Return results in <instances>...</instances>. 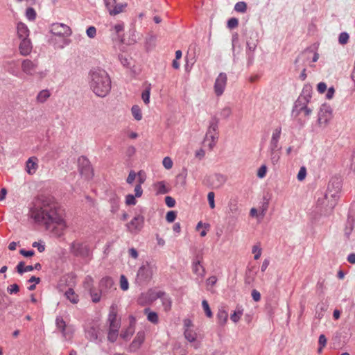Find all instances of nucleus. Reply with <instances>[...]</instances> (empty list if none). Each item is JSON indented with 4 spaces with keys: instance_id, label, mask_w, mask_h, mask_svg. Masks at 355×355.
Returning <instances> with one entry per match:
<instances>
[{
    "instance_id": "obj_1",
    "label": "nucleus",
    "mask_w": 355,
    "mask_h": 355,
    "mask_svg": "<svg viewBox=\"0 0 355 355\" xmlns=\"http://www.w3.org/2000/svg\"><path fill=\"white\" fill-rule=\"evenodd\" d=\"M40 207H33L30 210V215L36 222L43 223L46 229L50 230L55 236L63 235L67 227L66 223L59 213L56 205L49 197L42 196L40 198Z\"/></svg>"
},
{
    "instance_id": "obj_2",
    "label": "nucleus",
    "mask_w": 355,
    "mask_h": 355,
    "mask_svg": "<svg viewBox=\"0 0 355 355\" xmlns=\"http://www.w3.org/2000/svg\"><path fill=\"white\" fill-rule=\"evenodd\" d=\"M342 184L340 178L336 176L331 178L328 183L324 198L318 200V205L324 207L327 212H331L336 206L340 198Z\"/></svg>"
},
{
    "instance_id": "obj_3",
    "label": "nucleus",
    "mask_w": 355,
    "mask_h": 355,
    "mask_svg": "<svg viewBox=\"0 0 355 355\" xmlns=\"http://www.w3.org/2000/svg\"><path fill=\"white\" fill-rule=\"evenodd\" d=\"M89 86L93 92L99 97H105L111 90V80L107 73L103 69L91 71Z\"/></svg>"
},
{
    "instance_id": "obj_4",
    "label": "nucleus",
    "mask_w": 355,
    "mask_h": 355,
    "mask_svg": "<svg viewBox=\"0 0 355 355\" xmlns=\"http://www.w3.org/2000/svg\"><path fill=\"white\" fill-rule=\"evenodd\" d=\"M218 118L213 116L209 121V128L204 139V144H207L209 149H212L215 146L218 139Z\"/></svg>"
},
{
    "instance_id": "obj_5",
    "label": "nucleus",
    "mask_w": 355,
    "mask_h": 355,
    "mask_svg": "<svg viewBox=\"0 0 355 355\" xmlns=\"http://www.w3.org/2000/svg\"><path fill=\"white\" fill-rule=\"evenodd\" d=\"M69 251L76 257L81 259H91L92 257V251L86 242L73 241L70 245Z\"/></svg>"
},
{
    "instance_id": "obj_6",
    "label": "nucleus",
    "mask_w": 355,
    "mask_h": 355,
    "mask_svg": "<svg viewBox=\"0 0 355 355\" xmlns=\"http://www.w3.org/2000/svg\"><path fill=\"white\" fill-rule=\"evenodd\" d=\"M153 275V267L149 263L146 262L139 267L137 273L135 283L141 286H146L151 280Z\"/></svg>"
},
{
    "instance_id": "obj_7",
    "label": "nucleus",
    "mask_w": 355,
    "mask_h": 355,
    "mask_svg": "<svg viewBox=\"0 0 355 355\" xmlns=\"http://www.w3.org/2000/svg\"><path fill=\"white\" fill-rule=\"evenodd\" d=\"M117 314L114 311V307L112 306L108 315V322L110 323V329L107 335L109 341L114 343L118 337V332L120 328V322L117 321Z\"/></svg>"
},
{
    "instance_id": "obj_8",
    "label": "nucleus",
    "mask_w": 355,
    "mask_h": 355,
    "mask_svg": "<svg viewBox=\"0 0 355 355\" xmlns=\"http://www.w3.org/2000/svg\"><path fill=\"white\" fill-rule=\"evenodd\" d=\"M165 295L164 291H155L153 288L148 290L146 293L141 294L138 299L139 304L144 305L147 304H151L159 297H162Z\"/></svg>"
},
{
    "instance_id": "obj_9",
    "label": "nucleus",
    "mask_w": 355,
    "mask_h": 355,
    "mask_svg": "<svg viewBox=\"0 0 355 355\" xmlns=\"http://www.w3.org/2000/svg\"><path fill=\"white\" fill-rule=\"evenodd\" d=\"M78 170L81 175L84 176L85 179H91L93 175V169L90 164L89 160L81 156L78 159Z\"/></svg>"
},
{
    "instance_id": "obj_10",
    "label": "nucleus",
    "mask_w": 355,
    "mask_h": 355,
    "mask_svg": "<svg viewBox=\"0 0 355 355\" xmlns=\"http://www.w3.org/2000/svg\"><path fill=\"white\" fill-rule=\"evenodd\" d=\"M311 87H305L303 89L304 95H300L295 103L294 107L293 110V114L296 113L298 115V110L302 107V105H307L308 103L311 99L310 94Z\"/></svg>"
},
{
    "instance_id": "obj_11",
    "label": "nucleus",
    "mask_w": 355,
    "mask_h": 355,
    "mask_svg": "<svg viewBox=\"0 0 355 355\" xmlns=\"http://www.w3.org/2000/svg\"><path fill=\"white\" fill-rule=\"evenodd\" d=\"M144 224V217L142 215H137L130 223L126 224L128 231L132 234H137L141 230Z\"/></svg>"
},
{
    "instance_id": "obj_12",
    "label": "nucleus",
    "mask_w": 355,
    "mask_h": 355,
    "mask_svg": "<svg viewBox=\"0 0 355 355\" xmlns=\"http://www.w3.org/2000/svg\"><path fill=\"white\" fill-rule=\"evenodd\" d=\"M227 74L223 72L220 73L214 85V93L217 96H220L223 94L227 85Z\"/></svg>"
},
{
    "instance_id": "obj_13",
    "label": "nucleus",
    "mask_w": 355,
    "mask_h": 355,
    "mask_svg": "<svg viewBox=\"0 0 355 355\" xmlns=\"http://www.w3.org/2000/svg\"><path fill=\"white\" fill-rule=\"evenodd\" d=\"M51 33L55 35L68 37L72 33L70 27L64 24L54 23L51 25Z\"/></svg>"
},
{
    "instance_id": "obj_14",
    "label": "nucleus",
    "mask_w": 355,
    "mask_h": 355,
    "mask_svg": "<svg viewBox=\"0 0 355 355\" xmlns=\"http://www.w3.org/2000/svg\"><path fill=\"white\" fill-rule=\"evenodd\" d=\"M332 117L331 108L326 105H322L318 112V122L320 125L326 126Z\"/></svg>"
},
{
    "instance_id": "obj_15",
    "label": "nucleus",
    "mask_w": 355,
    "mask_h": 355,
    "mask_svg": "<svg viewBox=\"0 0 355 355\" xmlns=\"http://www.w3.org/2000/svg\"><path fill=\"white\" fill-rule=\"evenodd\" d=\"M226 180V176L220 173H214L209 175L207 179V182L213 189L221 187L225 183Z\"/></svg>"
},
{
    "instance_id": "obj_16",
    "label": "nucleus",
    "mask_w": 355,
    "mask_h": 355,
    "mask_svg": "<svg viewBox=\"0 0 355 355\" xmlns=\"http://www.w3.org/2000/svg\"><path fill=\"white\" fill-rule=\"evenodd\" d=\"M282 132L281 127L277 128L272 132L270 142V151L281 150L282 147L279 144V140Z\"/></svg>"
},
{
    "instance_id": "obj_17",
    "label": "nucleus",
    "mask_w": 355,
    "mask_h": 355,
    "mask_svg": "<svg viewBox=\"0 0 355 355\" xmlns=\"http://www.w3.org/2000/svg\"><path fill=\"white\" fill-rule=\"evenodd\" d=\"M114 280L110 277H103L99 282V288L101 290V293H103V295H106L110 291H111L114 287Z\"/></svg>"
},
{
    "instance_id": "obj_18",
    "label": "nucleus",
    "mask_w": 355,
    "mask_h": 355,
    "mask_svg": "<svg viewBox=\"0 0 355 355\" xmlns=\"http://www.w3.org/2000/svg\"><path fill=\"white\" fill-rule=\"evenodd\" d=\"M37 66V62L26 59L21 63V69L27 75L33 76L36 72Z\"/></svg>"
},
{
    "instance_id": "obj_19",
    "label": "nucleus",
    "mask_w": 355,
    "mask_h": 355,
    "mask_svg": "<svg viewBox=\"0 0 355 355\" xmlns=\"http://www.w3.org/2000/svg\"><path fill=\"white\" fill-rule=\"evenodd\" d=\"M145 340V333L144 331H139L135 338H134V340H132V342L130 343V346H129V351L131 352H136L138 349H139V347H141V345H142V343L144 342Z\"/></svg>"
},
{
    "instance_id": "obj_20",
    "label": "nucleus",
    "mask_w": 355,
    "mask_h": 355,
    "mask_svg": "<svg viewBox=\"0 0 355 355\" xmlns=\"http://www.w3.org/2000/svg\"><path fill=\"white\" fill-rule=\"evenodd\" d=\"M32 48V44L29 38L21 39L19 46V49L21 55H28L31 52Z\"/></svg>"
},
{
    "instance_id": "obj_21",
    "label": "nucleus",
    "mask_w": 355,
    "mask_h": 355,
    "mask_svg": "<svg viewBox=\"0 0 355 355\" xmlns=\"http://www.w3.org/2000/svg\"><path fill=\"white\" fill-rule=\"evenodd\" d=\"M17 35L19 39H25L28 38L29 36V30L26 25L24 23L19 22L17 24Z\"/></svg>"
},
{
    "instance_id": "obj_22",
    "label": "nucleus",
    "mask_w": 355,
    "mask_h": 355,
    "mask_svg": "<svg viewBox=\"0 0 355 355\" xmlns=\"http://www.w3.org/2000/svg\"><path fill=\"white\" fill-rule=\"evenodd\" d=\"M99 329L98 327L92 326L86 331V336L92 341H96L98 339Z\"/></svg>"
},
{
    "instance_id": "obj_23",
    "label": "nucleus",
    "mask_w": 355,
    "mask_h": 355,
    "mask_svg": "<svg viewBox=\"0 0 355 355\" xmlns=\"http://www.w3.org/2000/svg\"><path fill=\"white\" fill-rule=\"evenodd\" d=\"M144 314L147 315V319L148 321L153 324H157L159 322L158 315L156 312L151 311L149 308H146L144 310Z\"/></svg>"
},
{
    "instance_id": "obj_24",
    "label": "nucleus",
    "mask_w": 355,
    "mask_h": 355,
    "mask_svg": "<svg viewBox=\"0 0 355 355\" xmlns=\"http://www.w3.org/2000/svg\"><path fill=\"white\" fill-rule=\"evenodd\" d=\"M217 319L219 324L225 325L228 319V313L225 310L220 309L217 313Z\"/></svg>"
},
{
    "instance_id": "obj_25",
    "label": "nucleus",
    "mask_w": 355,
    "mask_h": 355,
    "mask_svg": "<svg viewBox=\"0 0 355 355\" xmlns=\"http://www.w3.org/2000/svg\"><path fill=\"white\" fill-rule=\"evenodd\" d=\"M33 159H37L35 157H30L26 162V171L30 175L33 174L37 168V164Z\"/></svg>"
},
{
    "instance_id": "obj_26",
    "label": "nucleus",
    "mask_w": 355,
    "mask_h": 355,
    "mask_svg": "<svg viewBox=\"0 0 355 355\" xmlns=\"http://www.w3.org/2000/svg\"><path fill=\"white\" fill-rule=\"evenodd\" d=\"M11 303L9 297L0 290V309H7Z\"/></svg>"
},
{
    "instance_id": "obj_27",
    "label": "nucleus",
    "mask_w": 355,
    "mask_h": 355,
    "mask_svg": "<svg viewBox=\"0 0 355 355\" xmlns=\"http://www.w3.org/2000/svg\"><path fill=\"white\" fill-rule=\"evenodd\" d=\"M110 202L111 204V211L112 212L116 211L119 206V197L116 193H112L110 198Z\"/></svg>"
},
{
    "instance_id": "obj_28",
    "label": "nucleus",
    "mask_w": 355,
    "mask_h": 355,
    "mask_svg": "<svg viewBox=\"0 0 355 355\" xmlns=\"http://www.w3.org/2000/svg\"><path fill=\"white\" fill-rule=\"evenodd\" d=\"M192 270L193 273L200 277H204L205 274V270L200 263L193 262Z\"/></svg>"
},
{
    "instance_id": "obj_29",
    "label": "nucleus",
    "mask_w": 355,
    "mask_h": 355,
    "mask_svg": "<svg viewBox=\"0 0 355 355\" xmlns=\"http://www.w3.org/2000/svg\"><path fill=\"white\" fill-rule=\"evenodd\" d=\"M155 187L157 189V194H166L169 192V189L166 187L164 181H159L155 183Z\"/></svg>"
},
{
    "instance_id": "obj_30",
    "label": "nucleus",
    "mask_w": 355,
    "mask_h": 355,
    "mask_svg": "<svg viewBox=\"0 0 355 355\" xmlns=\"http://www.w3.org/2000/svg\"><path fill=\"white\" fill-rule=\"evenodd\" d=\"M65 296L73 304H76L78 302V296L76 295L72 288H69L65 292Z\"/></svg>"
},
{
    "instance_id": "obj_31",
    "label": "nucleus",
    "mask_w": 355,
    "mask_h": 355,
    "mask_svg": "<svg viewBox=\"0 0 355 355\" xmlns=\"http://www.w3.org/2000/svg\"><path fill=\"white\" fill-rule=\"evenodd\" d=\"M17 272L21 275H22L25 272L32 271L33 270V266H25V263L24 261H20L17 267H16Z\"/></svg>"
},
{
    "instance_id": "obj_32",
    "label": "nucleus",
    "mask_w": 355,
    "mask_h": 355,
    "mask_svg": "<svg viewBox=\"0 0 355 355\" xmlns=\"http://www.w3.org/2000/svg\"><path fill=\"white\" fill-rule=\"evenodd\" d=\"M50 95L51 93L48 89L42 90L37 96V101L39 103H43L50 97Z\"/></svg>"
},
{
    "instance_id": "obj_33",
    "label": "nucleus",
    "mask_w": 355,
    "mask_h": 355,
    "mask_svg": "<svg viewBox=\"0 0 355 355\" xmlns=\"http://www.w3.org/2000/svg\"><path fill=\"white\" fill-rule=\"evenodd\" d=\"M91 297L92 300L94 303H97L100 302L101 295H103V293H101V290L99 289L98 291H96V288L94 287L92 289L88 291Z\"/></svg>"
},
{
    "instance_id": "obj_34",
    "label": "nucleus",
    "mask_w": 355,
    "mask_h": 355,
    "mask_svg": "<svg viewBox=\"0 0 355 355\" xmlns=\"http://www.w3.org/2000/svg\"><path fill=\"white\" fill-rule=\"evenodd\" d=\"M162 300V305L164 306V309L165 311H168L171 309V304L172 301L171 297H169L165 293L164 295H163L162 297H159Z\"/></svg>"
},
{
    "instance_id": "obj_35",
    "label": "nucleus",
    "mask_w": 355,
    "mask_h": 355,
    "mask_svg": "<svg viewBox=\"0 0 355 355\" xmlns=\"http://www.w3.org/2000/svg\"><path fill=\"white\" fill-rule=\"evenodd\" d=\"M55 324L58 329L60 330L64 336H65L66 322L60 316H58L55 320Z\"/></svg>"
},
{
    "instance_id": "obj_36",
    "label": "nucleus",
    "mask_w": 355,
    "mask_h": 355,
    "mask_svg": "<svg viewBox=\"0 0 355 355\" xmlns=\"http://www.w3.org/2000/svg\"><path fill=\"white\" fill-rule=\"evenodd\" d=\"M127 7V3H119L114 6L113 9L110 10V15L114 16L123 11V9Z\"/></svg>"
},
{
    "instance_id": "obj_37",
    "label": "nucleus",
    "mask_w": 355,
    "mask_h": 355,
    "mask_svg": "<svg viewBox=\"0 0 355 355\" xmlns=\"http://www.w3.org/2000/svg\"><path fill=\"white\" fill-rule=\"evenodd\" d=\"M243 310L241 309V306L236 307V311H235L232 314L230 315V319L234 322L236 323L240 320L241 315H243Z\"/></svg>"
},
{
    "instance_id": "obj_38",
    "label": "nucleus",
    "mask_w": 355,
    "mask_h": 355,
    "mask_svg": "<svg viewBox=\"0 0 355 355\" xmlns=\"http://www.w3.org/2000/svg\"><path fill=\"white\" fill-rule=\"evenodd\" d=\"M83 287L87 291H90L94 288V279L90 275L85 277L83 282Z\"/></svg>"
},
{
    "instance_id": "obj_39",
    "label": "nucleus",
    "mask_w": 355,
    "mask_h": 355,
    "mask_svg": "<svg viewBox=\"0 0 355 355\" xmlns=\"http://www.w3.org/2000/svg\"><path fill=\"white\" fill-rule=\"evenodd\" d=\"M131 112H132V114L133 115L134 118L136 120L140 121L142 119V114L141 112V109L138 105H133L132 107Z\"/></svg>"
},
{
    "instance_id": "obj_40",
    "label": "nucleus",
    "mask_w": 355,
    "mask_h": 355,
    "mask_svg": "<svg viewBox=\"0 0 355 355\" xmlns=\"http://www.w3.org/2000/svg\"><path fill=\"white\" fill-rule=\"evenodd\" d=\"M184 335L185 338L190 343L195 341L196 339V334L189 329H185Z\"/></svg>"
},
{
    "instance_id": "obj_41",
    "label": "nucleus",
    "mask_w": 355,
    "mask_h": 355,
    "mask_svg": "<svg viewBox=\"0 0 355 355\" xmlns=\"http://www.w3.org/2000/svg\"><path fill=\"white\" fill-rule=\"evenodd\" d=\"M270 157L272 164L275 165L280 159V150L270 151Z\"/></svg>"
},
{
    "instance_id": "obj_42",
    "label": "nucleus",
    "mask_w": 355,
    "mask_h": 355,
    "mask_svg": "<svg viewBox=\"0 0 355 355\" xmlns=\"http://www.w3.org/2000/svg\"><path fill=\"white\" fill-rule=\"evenodd\" d=\"M234 10L238 12L244 13L247 10V3L244 1L237 2L234 6Z\"/></svg>"
},
{
    "instance_id": "obj_43",
    "label": "nucleus",
    "mask_w": 355,
    "mask_h": 355,
    "mask_svg": "<svg viewBox=\"0 0 355 355\" xmlns=\"http://www.w3.org/2000/svg\"><path fill=\"white\" fill-rule=\"evenodd\" d=\"M327 341V338L324 334H321L319 336V339H318L319 347L318 349V352L319 354H320L322 352V349L326 346Z\"/></svg>"
},
{
    "instance_id": "obj_44",
    "label": "nucleus",
    "mask_w": 355,
    "mask_h": 355,
    "mask_svg": "<svg viewBox=\"0 0 355 355\" xmlns=\"http://www.w3.org/2000/svg\"><path fill=\"white\" fill-rule=\"evenodd\" d=\"M232 112L231 107L226 106L220 110V115L223 119H227L231 116Z\"/></svg>"
},
{
    "instance_id": "obj_45",
    "label": "nucleus",
    "mask_w": 355,
    "mask_h": 355,
    "mask_svg": "<svg viewBox=\"0 0 355 355\" xmlns=\"http://www.w3.org/2000/svg\"><path fill=\"white\" fill-rule=\"evenodd\" d=\"M202 306L203 308V310L205 311L206 315L208 318H211L213 316V314L209 307V305L206 300H202Z\"/></svg>"
},
{
    "instance_id": "obj_46",
    "label": "nucleus",
    "mask_w": 355,
    "mask_h": 355,
    "mask_svg": "<svg viewBox=\"0 0 355 355\" xmlns=\"http://www.w3.org/2000/svg\"><path fill=\"white\" fill-rule=\"evenodd\" d=\"M150 86L146 87V89L141 94V98L145 103V104H148L150 101Z\"/></svg>"
},
{
    "instance_id": "obj_47",
    "label": "nucleus",
    "mask_w": 355,
    "mask_h": 355,
    "mask_svg": "<svg viewBox=\"0 0 355 355\" xmlns=\"http://www.w3.org/2000/svg\"><path fill=\"white\" fill-rule=\"evenodd\" d=\"M26 16L31 21L35 20L36 18V12L34 8L31 7L28 8L26 11Z\"/></svg>"
},
{
    "instance_id": "obj_48",
    "label": "nucleus",
    "mask_w": 355,
    "mask_h": 355,
    "mask_svg": "<svg viewBox=\"0 0 355 355\" xmlns=\"http://www.w3.org/2000/svg\"><path fill=\"white\" fill-rule=\"evenodd\" d=\"M349 36L348 33H347L345 32H343L339 35L338 42L341 44H345L347 43V42L349 40Z\"/></svg>"
},
{
    "instance_id": "obj_49",
    "label": "nucleus",
    "mask_w": 355,
    "mask_h": 355,
    "mask_svg": "<svg viewBox=\"0 0 355 355\" xmlns=\"http://www.w3.org/2000/svg\"><path fill=\"white\" fill-rule=\"evenodd\" d=\"M239 25V20L235 17H232L227 21V27L230 29L235 28Z\"/></svg>"
},
{
    "instance_id": "obj_50",
    "label": "nucleus",
    "mask_w": 355,
    "mask_h": 355,
    "mask_svg": "<svg viewBox=\"0 0 355 355\" xmlns=\"http://www.w3.org/2000/svg\"><path fill=\"white\" fill-rule=\"evenodd\" d=\"M136 196L132 194H128L125 197V203L127 205H135L137 203Z\"/></svg>"
},
{
    "instance_id": "obj_51",
    "label": "nucleus",
    "mask_w": 355,
    "mask_h": 355,
    "mask_svg": "<svg viewBox=\"0 0 355 355\" xmlns=\"http://www.w3.org/2000/svg\"><path fill=\"white\" fill-rule=\"evenodd\" d=\"M120 286L123 291L128 289V282L123 275H122L120 278Z\"/></svg>"
},
{
    "instance_id": "obj_52",
    "label": "nucleus",
    "mask_w": 355,
    "mask_h": 355,
    "mask_svg": "<svg viewBox=\"0 0 355 355\" xmlns=\"http://www.w3.org/2000/svg\"><path fill=\"white\" fill-rule=\"evenodd\" d=\"M353 228H354L353 222L348 221L347 225L346 226V227L345 229V235L346 236V237L347 239L349 238V236L353 230Z\"/></svg>"
},
{
    "instance_id": "obj_53",
    "label": "nucleus",
    "mask_w": 355,
    "mask_h": 355,
    "mask_svg": "<svg viewBox=\"0 0 355 355\" xmlns=\"http://www.w3.org/2000/svg\"><path fill=\"white\" fill-rule=\"evenodd\" d=\"M162 164L166 169H171L173 166V161L169 157H165L163 159Z\"/></svg>"
},
{
    "instance_id": "obj_54",
    "label": "nucleus",
    "mask_w": 355,
    "mask_h": 355,
    "mask_svg": "<svg viewBox=\"0 0 355 355\" xmlns=\"http://www.w3.org/2000/svg\"><path fill=\"white\" fill-rule=\"evenodd\" d=\"M177 214L175 211H169L167 212L166 219L168 223H173L176 218Z\"/></svg>"
},
{
    "instance_id": "obj_55",
    "label": "nucleus",
    "mask_w": 355,
    "mask_h": 355,
    "mask_svg": "<svg viewBox=\"0 0 355 355\" xmlns=\"http://www.w3.org/2000/svg\"><path fill=\"white\" fill-rule=\"evenodd\" d=\"M306 175V169L304 166H302L297 174V180L299 181H302L305 179Z\"/></svg>"
},
{
    "instance_id": "obj_56",
    "label": "nucleus",
    "mask_w": 355,
    "mask_h": 355,
    "mask_svg": "<svg viewBox=\"0 0 355 355\" xmlns=\"http://www.w3.org/2000/svg\"><path fill=\"white\" fill-rule=\"evenodd\" d=\"M214 196H215V194L213 191H210L208 193L207 200H208L209 207L211 209H214L215 207Z\"/></svg>"
},
{
    "instance_id": "obj_57",
    "label": "nucleus",
    "mask_w": 355,
    "mask_h": 355,
    "mask_svg": "<svg viewBox=\"0 0 355 355\" xmlns=\"http://www.w3.org/2000/svg\"><path fill=\"white\" fill-rule=\"evenodd\" d=\"M104 1H105V7L108 10L109 14L110 15V10H112V9H113L114 6L116 5V0H104Z\"/></svg>"
},
{
    "instance_id": "obj_58",
    "label": "nucleus",
    "mask_w": 355,
    "mask_h": 355,
    "mask_svg": "<svg viewBox=\"0 0 355 355\" xmlns=\"http://www.w3.org/2000/svg\"><path fill=\"white\" fill-rule=\"evenodd\" d=\"M252 253L254 254V259L255 260H257L260 258L261 257V249L257 246V245H254L252 247Z\"/></svg>"
},
{
    "instance_id": "obj_59",
    "label": "nucleus",
    "mask_w": 355,
    "mask_h": 355,
    "mask_svg": "<svg viewBox=\"0 0 355 355\" xmlns=\"http://www.w3.org/2000/svg\"><path fill=\"white\" fill-rule=\"evenodd\" d=\"M86 33L89 38H94L96 35V29L94 26H89L87 29Z\"/></svg>"
},
{
    "instance_id": "obj_60",
    "label": "nucleus",
    "mask_w": 355,
    "mask_h": 355,
    "mask_svg": "<svg viewBox=\"0 0 355 355\" xmlns=\"http://www.w3.org/2000/svg\"><path fill=\"white\" fill-rule=\"evenodd\" d=\"M7 291L10 294L17 293L19 291V286L17 284H12L7 288Z\"/></svg>"
},
{
    "instance_id": "obj_61",
    "label": "nucleus",
    "mask_w": 355,
    "mask_h": 355,
    "mask_svg": "<svg viewBox=\"0 0 355 355\" xmlns=\"http://www.w3.org/2000/svg\"><path fill=\"white\" fill-rule=\"evenodd\" d=\"M136 176L137 173L134 171H130L126 179L127 183L129 184H132L136 178Z\"/></svg>"
},
{
    "instance_id": "obj_62",
    "label": "nucleus",
    "mask_w": 355,
    "mask_h": 355,
    "mask_svg": "<svg viewBox=\"0 0 355 355\" xmlns=\"http://www.w3.org/2000/svg\"><path fill=\"white\" fill-rule=\"evenodd\" d=\"M302 112H304L305 116H309L311 114L312 110L309 108L307 105H302L300 110H298V114Z\"/></svg>"
},
{
    "instance_id": "obj_63",
    "label": "nucleus",
    "mask_w": 355,
    "mask_h": 355,
    "mask_svg": "<svg viewBox=\"0 0 355 355\" xmlns=\"http://www.w3.org/2000/svg\"><path fill=\"white\" fill-rule=\"evenodd\" d=\"M266 171H267V168L265 165H262L258 170V172H257V176L259 178H263V177H265L266 174Z\"/></svg>"
},
{
    "instance_id": "obj_64",
    "label": "nucleus",
    "mask_w": 355,
    "mask_h": 355,
    "mask_svg": "<svg viewBox=\"0 0 355 355\" xmlns=\"http://www.w3.org/2000/svg\"><path fill=\"white\" fill-rule=\"evenodd\" d=\"M165 203L168 207H173L175 205V200L171 196H166L165 198Z\"/></svg>"
}]
</instances>
